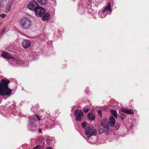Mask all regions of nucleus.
<instances>
[{"instance_id": "nucleus-32", "label": "nucleus", "mask_w": 149, "mask_h": 149, "mask_svg": "<svg viewBox=\"0 0 149 149\" xmlns=\"http://www.w3.org/2000/svg\"><path fill=\"white\" fill-rule=\"evenodd\" d=\"M28 21H29V23L30 22V21L29 20H28Z\"/></svg>"}, {"instance_id": "nucleus-6", "label": "nucleus", "mask_w": 149, "mask_h": 149, "mask_svg": "<svg viewBox=\"0 0 149 149\" xmlns=\"http://www.w3.org/2000/svg\"><path fill=\"white\" fill-rule=\"evenodd\" d=\"M37 3L35 1H31L29 3V9L34 10L38 7Z\"/></svg>"}, {"instance_id": "nucleus-22", "label": "nucleus", "mask_w": 149, "mask_h": 149, "mask_svg": "<svg viewBox=\"0 0 149 149\" xmlns=\"http://www.w3.org/2000/svg\"><path fill=\"white\" fill-rule=\"evenodd\" d=\"M98 113L99 115L101 117L102 115V111L101 110H99L98 111Z\"/></svg>"}, {"instance_id": "nucleus-28", "label": "nucleus", "mask_w": 149, "mask_h": 149, "mask_svg": "<svg viewBox=\"0 0 149 149\" xmlns=\"http://www.w3.org/2000/svg\"><path fill=\"white\" fill-rule=\"evenodd\" d=\"M30 42H29V44H28V45H29V46H30Z\"/></svg>"}, {"instance_id": "nucleus-10", "label": "nucleus", "mask_w": 149, "mask_h": 149, "mask_svg": "<svg viewBox=\"0 0 149 149\" xmlns=\"http://www.w3.org/2000/svg\"><path fill=\"white\" fill-rule=\"evenodd\" d=\"M109 125L111 127H113L114 126L115 123V118L112 116H111L109 117Z\"/></svg>"}, {"instance_id": "nucleus-27", "label": "nucleus", "mask_w": 149, "mask_h": 149, "mask_svg": "<svg viewBox=\"0 0 149 149\" xmlns=\"http://www.w3.org/2000/svg\"><path fill=\"white\" fill-rule=\"evenodd\" d=\"M5 29H3L2 30L1 32V33H0L1 35L3 34L5 32Z\"/></svg>"}, {"instance_id": "nucleus-19", "label": "nucleus", "mask_w": 149, "mask_h": 149, "mask_svg": "<svg viewBox=\"0 0 149 149\" xmlns=\"http://www.w3.org/2000/svg\"><path fill=\"white\" fill-rule=\"evenodd\" d=\"M4 6V3L3 1H1L0 2V7L1 8H3Z\"/></svg>"}, {"instance_id": "nucleus-4", "label": "nucleus", "mask_w": 149, "mask_h": 149, "mask_svg": "<svg viewBox=\"0 0 149 149\" xmlns=\"http://www.w3.org/2000/svg\"><path fill=\"white\" fill-rule=\"evenodd\" d=\"M34 11L36 15L38 17H41L45 13V10L43 8L38 6Z\"/></svg>"}, {"instance_id": "nucleus-25", "label": "nucleus", "mask_w": 149, "mask_h": 149, "mask_svg": "<svg viewBox=\"0 0 149 149\" xmlns=\"http://www.w3.org/2000/svg\"><path fill=\"white\" fill-rule=\"evenodd\" d=\"M120 125L119 124H118L115 127L116 130H117L120 127Z\"/></svg>"}, {"instance_id": "nucleus-21", "label": "nucleus", "mask_w": 149, "mask_h": 149, "mask_svg": "<svg viewBox=\"0 0 149 149\" xmlns=\"http://www.w3.org/2000/svg\"><path fill=\"white\" fill-rule=\"evenodd\" d=\"M90 110V108H85L83 109L84 112L85 113L87 112Z\"/></svg>"}, {"instance_id": "nucleus-11", "label": "nucleus", "mask_w": 149, "mask_h": 149, "mask_svg": "<svg viewBox=\"0 0 149 149\" xmlns=\"http://www.w3.org/2000/svg\"><path fill=\"white\" fill-rule=\"evenodd\" d=\"M109 124L106 120L102 121V125L106 129H107L109 128L108 125Z\"/></svg>"}, {"instance_id": "nucleus-20", "label": "nucleus", "mask_w": 149, "mask_h": 149, "mask_svg": "<svg viewBox=\"0 0 149 149\" xmlns=\"http://www.w3.org/2000/svg\"><path fill=\"white\" fill-rule=\"evenodd\" d=\"M87 123L86 122H83L82 123V127L84 128H85L86 130V128L87 126H87Z\"/></svg>"}, {"instance_id": "nucleus-17", "label": "nucleus", "mask_w": 149, "mask_h": 149, "mask_svg": "<svg viewBox=\"0 0 149 149\" xmlns=\"http://www.w3.org/2000/svg\"><path fill=\"white\" fill-rule=\"evenodd\" d=\"M111 114L115 117L116 118H117V114L116 111L114 110H110Z\"/></svg>"}, {"instance_id": "nucleus-31", "label": "nucleus", "mask_w": 149, "mask_h": 149, "mask_svg": "<svg viewBox=\"0 0 149 149\" xmlns=\"http://www.w3.org/2000/svg\"><path fill=\"white\" fill-rule=\"evenodd\" d=\"M39 132L40 133L41 132V130H39Z\"/></svg>"}, {"instance_id": "nucleus-30", "label": "nucleus", "mask_w": 149, "mask_h": 149, "mask_svg": "<svg viewBox=\"0 0 149 149\" xmlns=\"http://www.w3.org/2000/svg\"><path fill=\"white\" fill-rule=\"evenodd\" d=\"M46 149H52L49 147H48V148H47Z\"/></svg>"}, {"instance_id": "nucleus-2", "label": "nucleus", "mask_w": 149, "mask_h": 149, "mask_svg": "<svg viewBox=\"0 0 149 149\" xmlns=\"http://www.w3.org/2000/svg\"><path fill=\"white\" fill-rule=\"evenodd\" d=\"M2 56L7 59H10L11 61V63L15 65L20 64H23V62L20 59L15 58L13 56L10 55L8 52L3 51L1 55Z\"/></svg>"}, {"instance_id": "nucleus-23", "label": "nucleus", "mask_w": 149, "mask_h": 149, "mask_svg": "<svg viewBox=\"0 0 149 149\" xmlns=\"http://www.w3.org/2000/svg\"><path fill=\"white\" fill-rule=\"evenodd\" d=\"M42 148V147H41L40 146H37L35 147H34L33 148V149H41Z\"/></svg>"}, {"instance_id": "nucleus-12", "label": "nucleus", "mask_w": 149, "mask_h": 149, "mask_svg": "<svg viewBox=\"0 0 149 149\" xmlns=\"http://www.w3.org/2000/svg\"><path fill=\"white\" fill-rule=\"evenodd\" d=\"M104 11L107 13H110L111 12V4L109 3L108 5L106 7V8L103 10Z\"/></svg>"}, {"instance_id": "nucleus-13", "label": "nucleus", "mask_w": 149, "mask_h": 149, "mask_svg": "<svg viewBox=\"0 0 149 149\" xmlns=\"http://www.w3.org/2000/svg\"><path fill=\"white\" fill-rule=\"evenodd\" d=\"M49 14L48 13H45L42 17V19L43 20H48L50 18Z\"/></svg>"}, {"instance_id": "nucleus-15", "label": "nucleus", "mask_w": 149, "mask_h": 149, "mask_svg": "<svg viewBox=\"0 0 149 149\" xmlns=\"http://www.w3.org/2000/svg\"><path fill=\"white\" fill-rule=\"evenodd\" d=\"M88 118L89 119L92 120L95 119V116L93 113H90L88 115Z\"/></svg>"}, {"instance_id": "nucleus-16", "label": "nucleus", "mask_w": 149, "mask_h": 149, "mask_svg": "<svg viewBox=\"0 0 149 149\" xmlns=\"http://www.w3.org/2000/svg\"><path fill=\"white\" fill-rule=\"evenodd\" d=\"M107 13L104 11V10L101 12H100L99 13V15L100 17L101 18H104L107 15Z\"/></svg>"}, {"instance_id": "nucleus-26", "label": "nucleus", "mask_w": 149, "mask_h": 149, "mask_svg": "<svg viewBox=\"0 0 149 149\" xmlns=\"http://www.w3.org/2000/svg\"><path fill=\"white\" fill-rule=\"evenodd\" d=\"M36 118L39 120H40V117L38 115H36Z\"/></svg>"}, {"instance_id": "nucleus-14", "label": "nucleus", "mask_w": 149, "mask_h": 149, "mask_svg": "<svg viewBox=\"0 0 149 149\" xmlns=\"http://www.w3.org/2000/svg\"><path fill=\"white\" fill-rule=\"evenodd\" d=\"M22 47L25 49L28 48V40H24L22 43Z\"/></svg>"}, {"instance_id": "nucleus-1", "label": "nucleus", "mask_w": 149, "mask_h": 149, "mask_svg": "<svg viewBox=\"0 0 149 149\" xmlns=\"http://www.w3.org/2000/svg\"><path fill=\"white\" fill-rule=\"evenodd\" d=\"M9 80L3 79L0 82V95L2 96L9 95L12 92V90L8 87L10 83Z\"/></svg>"}, {"instance_id": "nucleus-34", "label": "nucleus", "mask_w": 149, "mask_h": 149, "mask_svg": "<svg viewBox=\"0 0 149 149\" xmlns=\"http://www.w3.org/2000/svg\"><path fill=\"white\" fill-rule=\"evenodd\" d=\"M1 24V23L0 22V25Z\"/></svg>"}, {"instance_id": "nucleus-5", "label": "nucleus", "mask_w": 149, "mask_h": 149, "mask_svg": "<svg viewBox=\"0 0 149 149\" xmlns=\"http://www.w3.org/2000/svg\"><path fill=\"white\" fill-rule=\"evenodd\" d=\"M75 113L76 119L78 120H80L83 116V111L80 110L76 109L75 110Z\"/></svg>"}, {"instance_id": "nucleus-3", "label": "nucleus", "mask_w": 149, "mask_h": 149, "mask_svg": "<svg viewBox=\"0 0 149 149\" xmlns=\"http://www.w3.org/2000/svg\"><path fill=\"white\" fill-rule=\"evenodd\" d=\"M85 134L89 137L92 135H95L97 134V130L92 126H87L86 128Z\"/></svg>"}, {"instance_id": "nucleus-33", "label": "nucleus", "mask_w": 149, "mask_h": 149, "mask_svg": "<svg viewBox=\"0 0 149 149\" xmlns=\"http://www.w3.org/2000/svg\"><path fill=\"white\" fill-rule=\"evenodd\" d=\"M122 115H123V116H124V115L123 114H122Z\"/></svg>"}, {"instance_id": "nucleus-9", "label": "nucleus", "mask_w": 149, "mask_h": 149, "mask_svg": "<svg viewBox=\"0 0 149 149\" xmlns=\"http://www.w3.org/2000/svg\"><path fill=\"white\" fill-rule=\"evenodd\" d=\"M121 111L124 113H126L127 114H134V113L132 110L131 109H122Z\"/></svg>"}, {"instance_id": "nucleus-8", "label": "nucleus", "mask_w": 149, "mask_h": 149, "mask_svg": "<svg viewBox=\"0 0 149 149\" xmlns=\"http://www.w3.org/2000/svg\"><path fill=\"white\" fill-rule=\"evenodd\" d=\"M13 1H12L8 2L6 6V10L7 12H9L11 9V7L13 4Z\"/></svg>"}, {"instance_id": "nucleus-18", "label": "nucleus", "mask_w": 149, "mask_h": 149, "mask_svg": "<svg viewBox=\"0 0 149 149\" xmlns=\"http://www.w3.org/2000/svg\"><path fill=\"white\" fill-rule=\"evenodd\" d=\"M38 2L41 4H45L46 3V0H37Z\"/></svg>"}, {"instance_id": "nucleus-24", "label": "nucleus", "mask_w": 149, "mask_h": 149, "mask_svg": "<svg viewBox=\"0 0 149 149\" xmlns=\"http://www.w3.org/2000/svg\"><path fill=\"white\" fill-rule=\"evenodd\" d=\"M6 16L5 14H0V17H2L3 18L5 17Z\"/></svg>"}, {"instance_id": "nucleus-7", "label": "nucleus", "mask_w": 149, "mask_h": 149, "mask_svg": "<svg viewBox=\"0 0 149 149\" xmlns=\"http://www.w3.org/2000/svg\"><path fill=\"white\" fill-rule=\"evenodd\" d=\"M28 19L27 18H23L21 21V23L22 27L24 29H27L28 28Z\"/></svg>"}, {"instance_id": "nucleus-29", "label": "nucleus", "mask_w": 149, "mask_h": 149, "mask_svg": "<svg viewBox=\"0 0 149 149\" xmlns=\"http://www.w3.org/2000/svg\"><path fill=\"white\" fill-rule=\"evenodd\" d=\"M125 116H124L123 118H122V117H121V118H122V120H123V119L125 118Z\"/></svg>"}]
</instances>
